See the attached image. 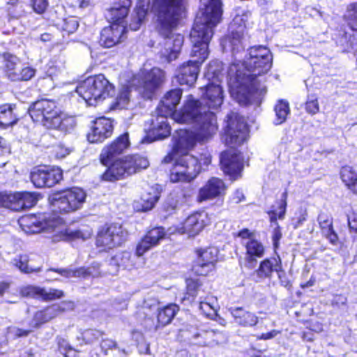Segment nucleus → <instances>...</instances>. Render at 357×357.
I'll use <instances>...</instances> for the list:
<instances>
[{
	"label": "nucleus",
	"instance_id": "obj_20",
	"mask_svg": "<svg viewBox=\"0 0 357 357\" xmlns=\"http://www.w3.org/2000/svg\"><path fill=\"white\" fill-rule=\"evenodd\" d=\"M126 24H111L109 26L105 27L102 30L100 43L105 47H112L125 40L126 38Z\"/></svg>",
	"mask_w": 357,
	"mask_h": 357
},
{
	"label": "nucleus",
	"instance_id": "obj_29",
	"mask_svg": "<svg viewBox=\"0 0 357 357\" xmlns=\"http://www.w3.org/2000/svg\"><path fill=\"white\" fill-rule=\"evenodd\" d=\"M281 271V262L279 257L266 259L262 261L256 270L257 276L260 278H270L273 271Z\"/></svg>",
	"mask_w": 357,
	"mask_h": 357
},
{
	"label": "nucleus",
	"instance_id": "obj_47",
	"mask_svg": "<svg viewBox=\"0 0 357 357\" xmlns=\"http://www.w3.org/2000/svg\"><path fill=\"white\" fill-rule=\"evenodd\" d=\"M287 194L283 193L282 194V199L281 201V203L279 206L280 211L278 213H276L275 211H272L268 213L270 220L271 222H276L277 219H283L285 215L286 212V206H287ZM278 225V224H276Z\"/></svg>",
	"mask_w": 357,
	"mask_h": 357
},
{
	"label": "nucleus",
	"instance_id": "obj_40",
	"mask_svg": "<svg viewBox=\"0 0 357 357\" xmlns=\"http://www.w3.org/2000/svg\"><path fill=\"white\" fill-rule=\"evenodd\" d=\"M29 256L26 254H22L17 256L12 261V264L16 266L21 272L25 273H30L33 272H38L40 268H34L29 265Z\"/></svg>",
	"mask_w": 357,
	"mask_h": 357
},
{
	"label": "nucleus",
	"instance_id": "obj_10",
	"mask_svg": "<svg viewBox=\"0 0 357 357\" xmlns=\"http://www.w3.org/2000/svg\"><path fill=\"white\" fill-rule=\"evenodd\" d=\"M166 163L174 162L170 170L169 178L172 183L188 182L200 172L198 159L192 155H174L170 153L163 160Z\"/></svg>",
	"mask_w": 357,
	"mask_h": 357
},
{
	"label": "nucleus",
	"instance_id": "obj_13",
	"mask_svg": "<svg viewBox=\"0 0 357 357\" xmlns=\"http://www.w3.org/2000/svg\"><path fill=\"white\" fill-rule=\"evenodd\" d=\"M127 231L117 223L107 224L98 231L96 244L103 251L121 245L126 240Z\"/></svg>",
	"mask_w": 357,
	"mask_h": 357
},
{
	"label": "nucleus",
	"instance_id": "obj_48",
	"mask_svg": "<svg viewBox=\"0 0 357 357\" xmlns=\"http://www.w3.org/2000/svg\"><path fill=\"white\" fill-rule=\"evenodd\" d=\"M41 287L33 286V285H27L23 287L20 289V294L22 296L25 297H32V298H40L42 294Z\"/></svg>",
	"mask_w": 357,
	"mask_h": 357
},
{
	"label": "nucleus",
	"instance_id": "obj_52",
	"mask_svg": "<svg viewBox=\"0 0 357 357\" xmlns=\"http://www.w3.org/2000/svg\"><path fill=\"white\" fill-rule=\"evenodd\" d=\"M72 151L70 147L66 146L63 144H58L53 148V153L56 158L62 159L69 155Z\"/></svg>",
	"mask_w": 357,
	"mask_h": 357
},
{
	"label": "nucleus",
	"instance_id": "obj_16",
	"mask_svg": "<svg viewBox=\"0 0 357 357\" xmlns=\"http://www.w3.org/2000/svg\"><path fill=\"white\" fill-rule=\"evenodd\" d=\"M211 219L206 211H198L190 215L185 220L178 225L175 231L195 236L199 234L203 229L210 223Z\"/></svg>",
	"mask_w": 357,
	"mask_h": 357
},
{
	"label": "nucleus",
	"instance_id": "obj_5",
	"mask_svg": "<svg viewBox=\"0 0 357 357\" xmlns=\"http://www.w3.org/2000/svg\"><path fill=\"white\" fill-rule=\"evenodd\" d=\"M31 119L50 130L70 133L76 126L74 117L65 114L56 102L48 99L35 102L29 109Z\"/></svg>",
	"mask_w": 357,
	"mask_h": 357
},
{
	"label": "nucleus",
	"instance_id": "obj_33",
	"mask_svg": "<svg viewBox=\"0 0 357 357\" xmlns=\"http://www.w3.org/2000/svg\"><path fill=\"white\" fill-rule=\"evenodd\" d=\"M245 259L248 262L255 261L257 258H261L264 254V247L262 243L255 239H250L245 243Z\"/></svg>",
	"mask_w": 357,
	"mask_h": 357
},
{
	"label": "nucleus",
	"instance_id": "obj_41",
	"mask_svg": "<svg viewBox=\"0 0 357 357\" xmlns=\"http://www.w3.org/2000/svg\"><path fill=\"white\" fill-rule=\"evenodd\" d=\"M276 119L275 123L277 125L284 123L290 112L289 105L287 101L279 100L275 106Z\"/></svg>",
	"mask_w": 357,
	"mask_h": 357
},
{
	"label": "nucleus",
	"instance_id": "obj_42",
	"mask_svg": "<svg viewBox=\"0 0 357 357\" xmlns=\"http://www.w3.org/2000/svg\"><path fill=\"white\" fill-rule=\"evenodd\" d=\"M199 310L207 317H213L217 314V301L213 297H206L199 302Z\"/></svg>",
	"mask_w": 357,
	"mask_h": 357
},
{
	"label": "nucleus",
	"instance_id": "obj_24",
	"mask_svg": "<svg viewBox=\"0 0 357 357\" xmlns=\"http://www.w3.org/2000/svg\"><path fill=\"white\" fill-rule=\"evenodd\" d=\"M165 236V231L162 227H155L147 232L145 236L138 243L135 254L137 257L142 256L151 248L157 245L160 241Z\"/></svg>",
	"mask_w": 357,
	"mask_h": 357
},
{
	"label": "nucleus",
	"instance_id": "obj_34",
	"mask_svg": "<svg viewBox=\"0 0 357 357\" xmlns=\"http://www.w3.org/2000/svg\"><path fill=\"white\" fill-rule=\"evenodd\" d=\"M0 196L3 198L1 206L9 208L13 211H20L26 208L21 192L10 195L0 193Z\"/></svg>",
	"mask_w": 357,
	"mask_h": 357
},
{
	"label": "nucleus",
	"instance_id": "obj_37",
	"mask_svg": "<svg viewBox=\"0 0 357 357\" xmlns=\"http://www.w3.org/2000/svg\"><path fill=\"white\" fill-rule=\"evenodd\" d=\"M108 99L109 100L108 105L110 110L126 108L130 102V91L128 88H122L115 98H112L111 96Z\"/></svg>",
	"mask_w": 357,
	"mask_h": 357
},
{
	"label": "nucleus",
	"instance_id": "obj_43",
	"mask_svg": "<svg viewBox=\"0 0 357 357\" xmlns=\"http://www.w3.org/2000/svg\"><path fill=\"white\" fill-rule=\"evenodd\" d=\"M345 19L351 29L357 33V3L350 4L347 9Z\"/></svg>",
	"mask_w": 357,
	"mask_h": 357
},
{
	"label": "nucleus",
	"instance_id": "obj_31",
	"mask_svg": "<svg viewBox=\"0 0 357 357\" xmlns=\"http://www.w3.org/2000/svg\"><path fill=\"white\" fill-rule=\"evenodd\" d=\"M15 105L4 104L0 105V128L13 126L18 121V116L15 113Z\"/></svg>",
	"mask_w": 357,
	"mask_h": 357
},
{
	"label": "nucleus",
	"instance_id": "obj_58",
	"mask_svg": "<svg viewBox=\"0 0 357 357\" xmlns=\"http://www.w3.org/2000/svg\"><path fill=\"white\" fill-rule=\"evenodd\" d=\"M347 218L350 229L357 233V213L352 212L348 215Z\"/></svg>",
	"mask_w": 357,
	"mask_h": 357
},
{
	"label": "nucleus",
	"instance_id": "obj_54",
	"mask_svg": "<svg viewBox=\"0 0 357 357\" xmlns=\"http://www.w3.org/2000/svg\"><path fill=\"white\" fill-rule=\"evenodd\" d=\"M21 195L26 208H31L36 204L38 198L35 193L24 192H21Z\"/></svg>",
	"mask_w": 357,
	"mask_h": 357
},
{
	"label": "nucleus",
	"instance_id": "obj_64",
	"mask_svg": "<svg viewBox=\"0 0 357 357\" xmlns=\"http://www.w3.org/2000/svg\"><path fill=\"white\" fill-rule=\"evenodd\" d=\"M245 197L241 190H237L232 197V200L235 203H239L244 199Z\"/></svg>",
	"mask_w": 357,
	"mask_h": 357
},
{
	"label": "nucleus",
	"instance_id": "obj_38",
	"mask_svg": "<svg viewBox=\"0 0 357 357\" xmlns=\"http://www.w3.org/2000/svg\"><path fill=\"white\" fill-rule=\"evenodd\" d=\"M340 176L348 189L357 195V174L351 167L344 166L341 169Z\"/></svg>",
	"mask_w": 357,
	"mask_h": 357
},
{
	"label": "nucleus",
	"instance_id": "obj_63",
	"mask_svg": "<svg viewBox=\"0 0 357 357\" xmlns=\"http://www.w3.org/2000/svg\"><path fill=\"white\" fill-rule=\"evenodd\" d=\"M254 235L255 234L253 232H250L247 229H243L238 233V236L240 237H241L242 238H248V240L254 239Z\"/></svg>",
	"mask_w": 357,
	"mask_h": 357
},
{
	"label": "nucleus",
	"instance_id": "obj_53",
	"mask_svg": "<svg viewBox=\"0 0 357 357\" xmlns=\"http://www.w3.org/2000/svg\"><path fill=\"white\" fill-rule=\"evenodd\" d=\"M31 5L33 10L38 13H43L48 6L47 0H31Z\"/></svg>",
	"mask_w": 357,
	"mask_h": 357
},
{
	"label": "nucleus",
	"instance_id": "obj_50",
	"mask_svg": "<svg viewBox=\"0 0 357 357\" xmlns=\"http://www.w3.org/2000/svg\"><path fill=\"white\" fill-rule=\"evenodd\" d=\"M305 110L311 115H314L319 112V105L317 97L313 96L308 97V99L305 102Z\"/></svg>",
	"mask_w": 357,
	"mask_h": 357
},
{
	"label": "nucleus",
	"instance_id": "obj_19",
	"mask_svg": "<svg viewBox=\"0 0 357 357\" xmlns=\"http://www.w3.org/2000/svg\"><path fill=\"white\" fill-rule=\"evenodd\" d=\"M220 164L224 172L234 179L237 178L243 167L242 156L234 149L225 151L221 154Z\"/></svg>",
	"mask_w": 357,
	"mask_h": 357
},
{
	"label": "nucleus",
	"instance_id": "obj_46",
	"mask_svg": "<svg viewBox=\"0 0 357 357\" xmlns=\"http://www.w3.org/2000/svg\"><path fill=\"white\" fill-rule=\"evenodd\" d=\"M56 271L65 278L84 277L91 273L84 268H79L77 269H59Z\"/></svg>",
	"mask_w": 357,
	"mask_h": 357
},
{
	"label": "nucleus",
	"instance_id": "obj_15",
	"mask_svg": "<svg viewBox=\"0 0 357 357\" xmlns=\"http://www.w3.org/2000/svg\"><path fill=\"white\" fill-rule=\"evenodd\" d=\"M3 69L6 76L11 81H27L31 79L36 73V70L26 66L23 68L17 67L20 59L15 55L5 52L2 54Z\"/></svg>",
	"mask_w": 357,
	"mask_h": 357
},
{
	"label": "nucleus",
	"instance_id": "obj_25",
	"mask_svg": "<svg viewBox=\"0 0 357 357\" xmlns=\"http://www.w3.org/2000/svg\"><path fill=\"white\" fill-rule=\"evenodd\" d=\"M165 77V73L160 68H153L145 76L141 92L144 97L149 98L153 90L160 84Z\"/></svg>",
	"mask_w": 357,
	"mask_h": 357
},
{
	"label": "nucleus",
	"instance_id": "obj_49",
	"mask_svg": "<svg viewBox=\"0 0 357 357\" xmlns=\"http://www.w3.org/2000/svg\"><path fill=\"white\" fill-rule=\"evenodd\" d=\"M318 221L322 233H328L333 229V221L329 215L324 213H320L318 216Z\"/></svg>",
	"mask_w": 357,
	"mask_h": 357
},
{
	"label": "nucleus",
	"instance_id": "obj_11",
	"mask_svg": "<svg viewBox=\"0 0 357 357\" xmlns=\"http://www.w3.org/2000/svg\"><path fill=\"white\" fill-rule=\"evenodd\" d=\"M146 158L139 155H128L115 160L103 174L102 178L114 181L136 174L149 167Z\"/></svg>",
	"mask_w": 357,
	"mask_h": 357
},
{
	"label": "nucleus",
	"instance_id": "obj_62",
	"mask_svg": "<svg viewBox=\"0 0 357 357\" xmlns=\"http://www.w3.org/2000/svg\"><path fill=\"white\" fill-rule=\"evenodd\" d=\"M323 234L333 243L335 244L337 241V236L333 231V229H331L328 233L324 232Z\"/></svg>",
	"mask_w": 357,
	"mask_h": 357
},
{
	"label": "nucleus",
	"instance_id": "obj_28",
	"mask_svg": "<svg viewBox=\"0 0 357 357\" xmlns=\"http://www.w3.org/2000/svg\"><path fill=\"white\" fill-rule=\"evenodd\" d=\"M131 5L130 0H122V3H115L114 6L108 10L107 17L111 22V24L124 23V19L128 15V8Z\"/></svg>",
	"mask_w": 357,
	"mask_h": 357
},
{
	"label": "nucleus",
	"instance_id": "obj_14",
	"mask_svg": "<svg viewBox=\"0 0 357 357\" xmlns=\"http://www.w3.org/2000/svg\"><path fill=\"white\" fill-rule=\"evenodd\" d=\"M247 137V126L244 118L236 113L227 115V125L222 136L225 143L234 147L241 144Z\"/></svg>",
	"mask_w": 357,
	"mask_h": 357
},
{
	"label": "nucleus",
	"instance_id": "obj_44",
	"mask_svg": "<svg viewBox=\"0 0 357 357\" xmlns=\"http://www.w3.org/2000/svg\"><path fill=\"white\" fill-rule=\"evenodd\" d=\"M130 258L131 255L128 252H119L112 257L110 264L117 267L123 266L126 268L128 266Z\"/></svg>",
	"mask_w": 357,
	"mask_h": 357
},
{
	"label": "nucleus",
	"instance_id": "obj_4",
	"mask_svg": "<svg viewBox=\"0 0 357 357\" xmlns=\"http://www.w3.org/2000/svg\"><path fill=\"white\" fill-rule=\"evenodd\" d=\"M190 123L197 124V132L180 129L174 137L175 142L172 151L174 155H187L197 142L204 143L208 141L216 133L218 130L216 118L213 112L204 111L197 114V118H194Z\"/></svg>",
	"mask_w": 357,
	"mask_h": 357
},
{
	"label": "nucleus",
	"instance_id": "obj_35",
	"mask_svg": "<svg viewBox=\"0 0 357 357\" xmlns=\"http://www.w3.org/2000/svg\"><path fill=\"white\" fill-rule=\"evenodd\" d=\"M149 3L150 0H139L135 10V15L132 17V21L130 24V29L136 31L139 29L142 22L146 15Z\"/></svg>",
	"mask_w": 357,
	"mask_h": 357
},
{
	"label": "nucleus",
	"instance_id": "obj_17",
	"mask_svg": "<svg viewBox=\"0 0 357 357\" xmlns=\"http://www.w3.org/2000/svg\"><path fill=\"white\" fill-rule=\"evenodd\" d=\"M62 178L63 172L59 167H38L31 172V180L36 188H50Z\"/></svg>",
	"mask_w": 357,
	"mask_h": 357
},
{
	"label": "nucleus",
	"instance_id": "obj_6",
	"mask_svg": "<svg viewBox=\"0 0 357 357\" xmlns=\"http://www.w3.org/2000/svg\"><path fill=\"white\" fill-rule=\"evenodd\" d=\"M182 96L181 89H173L168 91L160 100L158 107V112L164 115H171L173 119L179 123H189L194 118H197V114L204 110L197 105V101L190 96L188 98L183 108L178 112H174L177 105L180 102Z\"/></svg>",
	"mask_w": 357,
	"mask_h": 357
},
{
	"label": "nucleus",
	"instance_id": "obj_57",
	"mask_svg": "<svg viewBox=\"0 0 357 357\" xmlns=\"http://www.w3.org/2000/svg\"><path fill=\"white\" fill-rule=\"evenodd\" d=\"M55 305L57 307L59 314L71 311L75 308V303L71 301H63Z\"/></svg>",
	"mask_w": 357,
	"mask_h": 357
},
{
	"label": "nucleus",
	"instance_id": "obj_1",
	"mask_svg": "<svg viewBox=\"0 0 357 357\" xmlns=\"http://www.w3.org/2000/svg\"><path fill=\"white\" fill-rule=\"evenodd\" d=\"M201 8L190 32L193 61L183 63L176 75L180 84L192 86L197 78L200 65L208 58V43L213 36L214 27L220 22L221 0H201Z\"/></svg>",
	"mask_w": 357,
	"mask_h": 357
},
{
	"label": "nucleus",
	"instance_id": "obj_45",
	"mask_svg": "<svg viewBox=\"0 0 357 357\" xmlns=\"http://www.w3.org/2000/svg\"><path fill=\"white\" fill-rule=\"evenodd\" d=\"M65 296L62 290L57 289H42V294L40 298L45 301H52L56 299H60Z\"/></svg>",
	"mask_w": 357,
	"mask_h": 357
},
{
	"label": "nucleus",
	"instance_id": "obj_21",
	"mask_svg": "<svg viewBox=\"0 0 357 357\" xmlns=\"http://www.w3.org/2000/svg\"><path fill=\"white\" fill-rule=\"evenodd\" d=\"M113 132V123L111 119L101 117L96 119L87 135L91 143L102 142L109 137Z\"/></svg>",
	"mask_w": 357,
	"mask_h": 357
},
{
	"label": "nucleus",
	"instance_id": "obj_2",
	"mask_svg": "<svg viewBox=\"0 0 357 357\" xmlns=\"http://www.w3.org/2000/svg\"><path fill=\"white\" fill-rule=\"evenodd\" d=\"M246 73L242 74L236 70V65L229 69V82L231 96L241 105L251 102L255 93L265 91L260 87L259 82L255 78L266 74L272 66V55L270 50L264 46L253 47L250 50L249 57L245 61Z\"/></svg>",
	"mask_w": 357,
	"mask_h": 357
},
{
	"label": "nucleus",
	"instance_id": "obj_7",
	"mask_svg": "<svg viewBox=\"0 0 357 357\" xmlns=\"http://www.w3.org/2000/svg\"><path fill=\"white\" fill-rule=\"evenodd\" d=\"M152 9L156 16V29L162 35L174 29L185 10V0H153Z\"/></svg>",
	"mask_w": 357,
	"mask_h": 357
},
{
	"label": "nucleus",
	"instance_id": "obj_26",
	"mask_svg": "<svg viewBox=\"0 0 357 357\" xmlns=\"http://www.w3.org/2000/svg\"><path fill=\"white\" fill-rule=\"evenodd\" d=\"M183 42V38L181 35L165 39V49L161 53L162 56L165 58L167 62L176 59L178 56Z\"/></svg>",
	"mask_w": 357,
	"mask_h": 357
},
{
	"label": "nucleus",
	"instance_id": "obj_60",
	"mask_svg": "<svg viewBox=\"0 0 357 357\" xmlns=\"http://www.w3.org/2000/svg\"><path fill=\"white\" fill-rule=\"evenodd\" d=\"M211 162V157L209 154H204L201 155L199 161L198 160V165L202 168V166L207 167Z\"/></svg>",
	"mask_w": 357,
	"mask_h": 357
},
{
	"label": "nucleus",
	"instance_id": "obj_23",
	"mask_svg": "<svg viewBox=\"0 0 357 357\" xmlns=\"http://www.w3.org/2000/svg\"><path fill=\"white\" fill-rule=\"evenodd\" d=\"M130 146L128 133L126 132L116 138L111 144L105 146L100 154L102 162L107 164L112 158L121 154Z\"/></svg>",
	"mask_w": 357,
	"mask_h": 357
},
{
	"label": "nucleus",
	"instance_id": "obj_32",
	"mask_svg": "<svg viewBox=\"0 0 357 357\" xmlns=\"http://www.w3.org/2000/svg\"><path fill=\"white\" fill-rule=\"evenodd\" d=\"M158 116L152 121V132L158 139H162L170 135V127L167 116L158 112Z\"/></svg>",
	"mask_w": 357,
	"mask_h": 357
},
{
	"label": "nucleus",
	"instance_id": "obj_9",
	"mask_svg": "<svg viewBox=\"0 0 357 357\" xmlns=\"http://www.w3.org/2000/svg\"><path fill=\"white\" fill-rule=\"evenodd\" d=\"M76 91L89 105L96 106L109 98L114 93V87L103 75L99 74L81 82Z\"/></svg>",
	"mask_w": 357,
	"mask_h": 357
},
{
	"label": "nucleus",
	"instance_id": "obj_3",
	"mask_svg": "<svg viewBox=\"0 0 357 357\" xmlns=\"http://www.w3.org/2000/svg\"><path fill=\"white\" fill-rule=\"evenodd\" d=\"M18 223L26 234H37L45 231L52 234L54 242L73 241L75 239L86 240L91 237L93 231L86 227L79 230H73L60 219H47L44 215H26L20 218Z\"/></svg>",
	"mask_w": 357,
	"mask_h": 357
},
{
	"label": "nucleus",
	"instance_id": "obj_61",
	"mask_svg": "<svg viewBox=\"0 0 357 357\" xmlns=\"http://www.w3.org/2000/svg\"><path fill=\"white\" fill-rule=\"evenodd\" d=\"M281 237H282L281 231H280V229L278 228V227H277V228L274 229L273 237H272L273 241V245L275 248L278 247L279 241L281 238Z\"/></svg>",
	"mask_w": 357,
	"mask_h": 357
},
{
	"label": "nucleus",
	"instance_id": "obj_30",
	"mask_svg": "<svg viewBox=\"0 0 357 357\" xmlns=\"http://www.w3.org/2000/svg\"><path fill=\"white\" fill-rule=\"evenodd\" d=\"M160 193L156 188L147 187L141 195V207L137 206L138 210L146 211L152 209L158 201Z\"/></svg>",
	"mask_w": 357,
	"mask_h": 357
},
{
	"label": "nucleus",
	"instance_id": "obj_8",
	"mask_svg": "<svg viewBox=\"0 0 357 357\" xmlns=\"http://www.w3.org/2000/svg\"><path fill=\"white\" fill-rule=\"evenodd\" d=\"M221 71L222 67L218 62L211 63L208 66L205 77L208 83L205 86V92L203 94L206 107L200 106L197 102V105L204 109L201 110L203 114L204 111L214 113L209 109H218L223 103L225 92L222 86L223 75Z\"/></svg>",
	"mask_w": 357,
	"mask_h": 357
},
{
	"label": "nucleus",
	"instance_id": "obj_39",
	"mask_svg": "<svg viewBox=\"0 0 357 357\" xmlns=\"http://www.w3.org/2000/svg\"><path fill=\"white\" fill-rule=\"evenodd\" d=\"M178 311V307L174 304L168 305L158 311V321L162 326L169 324Z\"/></svg>",
	"mask_w": 357,
	"mask_h": 357
},
{
	"label": "nucleus",
	"instance_id": "obj_12",
	"mask_svg": "<svg viewBox=\"0 0 357 357\" xmlns=\"http://www.w3.org/2000/svg\"><path fill=\"white\" fill-rule=\"evenodd\" d=\"M86 199V193L80 188H72L54 194L50 204L55 212L69 213L80 209Z\"/></svg>",
	"mask_w": 357,
	"mask_h": 357
},
{
	"label": "nucleus",
	"instance_id": "obj_59",
	"mask_svg": "<svg viewBox=\"0 0 357 357\" xmlns=\"http://www.w3.org/2000/svg\"><path fill=\"white\" fill-rule=\"evenodd\" d=\"M280 333V331L272 330L271 331H270L268 333L261 334L260 336H259L257 337V339L267 340H270V339L275 337Z\"/></svg>",
	"mask_w": 357,
	"mask_h": 357
},
{
	"label": "nucleus",
	"instance_id": "obj_55",
	"mask_svg": "<svg viewBox=\"0 0 357 357\" xmlns=\"http://www.w3.org/2000/svg\"><path fill=\"white\" fill-rule=\"evenodd\" d=\"M101 333L96 330H88L83 333V339L86 344H90L98 340Z\"/></svg>",
	"mask_w": 357,
	"mask_h": 357
},
{
	"label": "nucleus",
	"instance_id": "obj_18",
	"mask_svg": "<svg viewBox=\"0 0 357 357\" xmlns=\"http://www.w3.org/2000/svg\"><path fill=\"white\" fill-rule=\"evenodd\" d=\"M197 260L193 267L195 273L206 275L215 268L218 261V250L215 247H209L197 250Z\"/></svg>",
	"mask_w": 357,
	"mask_h": 357
},
{
	"label": "nucleus",
	"instance_id": "obj_51",
	"mask_svg": "<svg viewBox=\"0 0 357 357\" xmlns=\"http://www.w3.org/2000/svg\"><path fill=\"white\" fill-rule=\"evenodd\" d=\"M63 68L64 65L63 62H59L57 64L51 62L47 70V74L50 77H51V79H54L62 73Z\"/></svg>",
	"mask_w": 357,
	"mask_h": 357
},
{
	"label": "nucleus",
	"instance_id": "obj_27",
	"mask_svg": "<svg viewBox=\"0 0 357 357\" xmlns=\"http://www.w3.org/2000/svg\"><path fill=\"white\" fill-rule=\"evenodd\" d=\"M230 312L235 322L244 327L254 326L258 323L257 316L242 307L231 308Z\"/></svg>",
	"mask_w": 357,
	"mask_h": 357
},
{
	"label": "nucleus",
	"instance_id": "obj_22",
	"mask_svg": "<svg viewBox=\"0 0 357 357\" xmlns=\"http://www.w3.org/2000/svg\"><path fill=\"white\" fill-rule=\"evenodd\" d=\"M226 185L220 178L213 177L202 187L198 192L197 199L198 202L213 199L225 194Z\"/></svg>",
	"mask_w": 357,
	"mask_h": 357
},
{
	"label": "nucleus",
	"instance_id": "obj_36",
	"mask_svg": "<svg viewBox=\"0 0 357 357\" xmlns=\"http://www.w3.org/2000/svg\"><path fill=\"white\" fill-rule=\"evenodd\" d=\"M59 315V313L55 304L48 306L35 314L33 318L34 326L38 327L44 323L50 321Z\"/></svg>",
	"mask_w": 357,
	"mask_h": 357
},
{
	"label": "nucleus",
	"instance_id": "obj_56",
	"mask_svg": "<svg viewBox=\"0 0 357 357\" xmlns=\"http://www.w3.org/2000/svg\"><path fill=\"white\" fill-rule=\"evenodd\" d=\"M186 283L188 294L192 296H196L197 294V290L201 286L199 281L195 279H188Z\"/></svg>",
	"mask_w": 357,
	"mask_h": 357
}]
</instances>
